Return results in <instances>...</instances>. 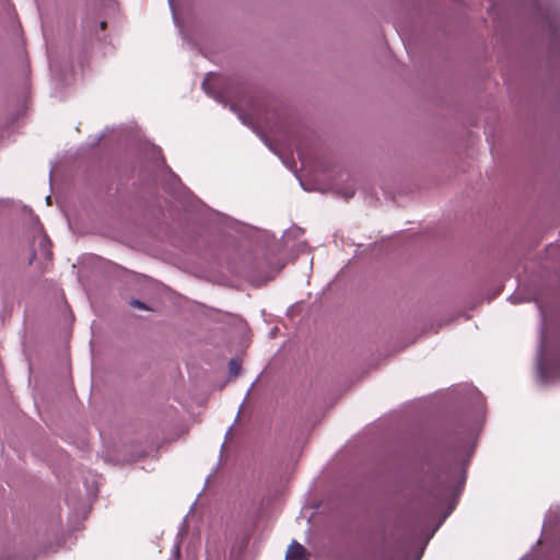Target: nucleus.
Returning <instances> with one entry per match:
<instances>
[{
    "label": "nucleus",
    "mask_w": 560,
    "mask_h": 560,
    "mask_svg": "<svg viewBox=\"0 0 560 560\" xmlns=\"http://www.w3.org/2000/svg\"><path fill=\"white\" fill-rule=\"evenodd\" d=\"M230 108H231V110H233V112H235V110H236L235 105H231V107H230Z\"/></svg>",
    "instance_id": "15"
},
{
    "label": "nucleus",
    "mask_w": 560,
    "mask_h": 560,
    "mask_svg": "<svg viewBox=\"0 0 560 560\" xmlns=\"http://www.w3.org/2000/svg\"><path fill=\"white\" fill-rule=\"evenodd\" d=\"M557 376H560V358L550 362L547 360L545 332L541 330L537 351V380L541 384H548Z\"/></svg>",
    "instance_id": "1"
},
{
    "label": "nucleus",
    "mask_w": 560,
    "mask_h": 560,
    "mask_svg": "<svg viewBox=\"0 0 560 560\" xmlns=\"http://www.w3.org/2000/svg\"><path fill=\"white\" fill-rule=\"evenodd\" d=\"M209 85H210V74L203 80L202 89L207 94L212 95V91L210 90Z\"/></svg>",
    "instance_id": "6"
},
{
    "label": "nucleus",
    "mask_w": 560,
    "mask_h": 560,
    "mask_svg": "<svg viewBox=\"0 0 560 560\" xmlns=\"http://www.w3.org/2000/svg\"><path fill=\"white\" fill-rule=\"evenodd\" d=\"M509 299L512 303H521L527 301V299L522 298L520 294H512Z\"/></svg>",
    "instance_id": "7"
},
{
    "label": "nucleus",
    "mask_w": 560,
    "mask_h": 560,
    "mask_svg": "<svg viewBox=\"0 0 560 560\" xmlns=\"http://www.w3.org/2000/svg\"><path fill=\"white\" fill-rule=\"evenodd\" d=\"M465 480H466V476H465V472L464 471H460L459 472V476H458V480H457V485L455 488L452 489V494H459L462 488L464 487V483H465Z\"/></svg>",
    "instance_id": "5"
},
{
    "label": "nucleus",
    "mask_w": 560,
    "mask_h": 560,
    "mask_svg": "<svg viewBox=\"0 0 560 560\" xmlns=\"http://www.w3.org/2000/svg\"><path fill=\"white\" fill-rule=\"evenodd\" d=\"M50 200H51L50 196H47V197H46V202H47V205H50Z\"/></svg>",
    "instance_id": "13"
},
{
    "label": "nucleus",
    "mask_w": 560,
    "mask_h": 560,
    "mask_svg": "<svg viewBox=\"0 0 560 560\" xmlns=\"http://www.w3.org/2000/svg\"><path fill=\"white\" fill-rule=\"evenodd\" d=\"M303 234L302 229L294 226L284 232L282 240L285 243L289 238H298Z\"/></svg>",
    "instance_id": "3"
},
{
    "label": "nucleus",
    "mask_w": 560,
    "mask_h": 560,
    "mask_svg": "<svg viewBox=\"0 0 560 560\" xmlns=\"http://www.w3.org/2000/svg\"><path fill=\"white\" fill-rule=\"evenodd\" d=\"M179 552H180V551H179V544H178V542H176V544L174 545V551H173L174 560H178V558H179Z\"/></svg>",
    "instance_id": "8"
},
{
    "label": "nucleus",
    "mask_w": 560,
    "mask_h": 560,
    "mask_svg": "<svg viewBox=\"0 0 560 560\" xmlns=\"http://www.w3.org/2000/svg\"><path fill=\"white\" fill-rule=\"evenodd\" d=\"M354 195V190L352 188H348L345 192H342V196L345 198H351Z\"/></svg>",
    "instance_id": "10"
},
{
    "label": "nucleus",
    "mask_w": 560,
    "mask_h": 560,
    "mask_svg": "<svg viewBox=\"0 0 560 560\" xmlns=\"http://www.w3.org/2000/svg\"><path fill=\"white\" fill-rule=\"evenodd\" d=\"M168 3L171 4V8H173L172 0H168Z\"/></svg>",
    "instance_id": "17"
},
{
    "label": "nucleus",
    "mask_w": 560,
    "mask_h": 560,
    "mask_svg": "<svg viewBox=\"0 0 560 560\" xmlns=\"http://www.w3.org/2000/svg\"><path fill=\"white\" fill-rule=\"evenodd\" d=\"M454 506H455V503L452 504L448 513L444 516L443 521L447 517V515L452 512V510H454Z\"/></svg>",
    "instance_id": "11"
},
{
    "label": "nucleus",
    "mask_w": 560,
    "mask_h": 560,
    "mask_svg": "<svg viewBox=\"0 0 560 560\" xmlns=\"http://www.w3.org/2000/svg\"><path fill=\"white\" fill-rule=\"evenodd\" d=\"M285 560H306L304 547L293 540L288 548Z\"/></svg>",
    "instance_id": "2"
},
{
    "label": "nucleus",
    "mask_w": 560,
    "mask_h": 560,
    "mask_svg": "<svg viewBox=\"0 0 560 560\" xmlns=\"http://www.w3.org/2000/svg\"><path fill=\"white\" fill-rule=\"evenodd\" d=\"M131 305L137 306V307H139V308H143V310H144V308H147V306L144 305V303H142V302H141V301H139V300H132V301H131Z\"/></svg>",
    "instance_id": "9"
},
{
    "label": "nucleus",
    "mask_w": 560,
    "mask_h": 560,
    "mask_svg": "<svg viewBox=\"0 0 560 560\" xmlns=\"http://www.w3.org/2000/svg\"><path fill=\"white\" fill-rule=\"evenodd\" d=\"M173 20L175 21V23H177V18H176L175 13H173Z\"/></svg>",
    "instance_id": "16"
},
{
    "label": "nucleus",
    "mask_w": 560,
    "mask_h": 560,
    "mask_svg": "<svg viewBox=\"0 0 560 560\" xmlns=\"http://www.w3.org/2000/svg\"><path fill=\"white\" fill-rule=\"evenodd\" d=\"M238 117L242 120V122L245 124V119H244V117L241 114L238 115Z\"/></svg>",
    "instance_id": "14"
},
{
    "label": "nucleus",
    "mask_w": 560,
    "mask_h": 560,
    "mask_svg": "<svg viewBox=\"0 0 560 560\" xmlns=\"http://www.w3.org/2000/svg\"><path fill=\"white\" fill-rule=\"evenodd\" d=\"M241 371V363L237 359H231L230 362H229V372H230V375L232 376H236L238 375Z\"/></svg>",
    "instance_id": "4"
},
{
    "label": "nucleus",
    "mask_w": 560,
    "mask_h": 560,
    "mask_svg": "<svg viewBox=\"0 0 560 560\" xmlns=\"http://www.w3.org/2000/svg\"><path fill=\"white\" fill-rule=\"evenodd\" d=\"M100 27H101L102 30H104V28L106 27V23H105V22H101Z\"/></svg>",
    "instance_id": "12"
}]
</instances>
